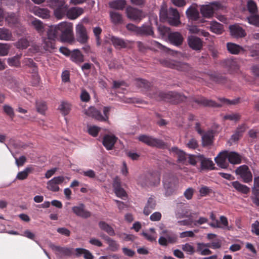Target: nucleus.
Returning <instances> with one entry per match:
<instances>
[{"instance_id":"nucleus-51","label":"nucleus","mask_w":259,"mask_h":259,"mask_svg":"<svg viewBox=\"0 0 259 259\" xmlns=\"http://www.w3.org/2000/svg\"><path fill=\"white\" fill-rule=\"evenodd\" d=\"M201 155H189L187 156V161L190 164L192 165H195L197 162L200 163V158Z\"/></svg>"},{"instance_id":"nucleus-59","label":"nucleus","mask_w":259,"mask_h":259,"mask_svg":"<svg viewBox=\"0 0 259 259\" xmlns=\"http://www.w3.org/2000/svg\"><path fill=\"white\" fill-rule=\"evenodd\" d=\"M249 24L259 27V16L253 15L247 18Z\"/></svg>"},{"instance_id":"nucleus-46","label":"nucleus","mask_w":259,"mask_h":259,"mask_svg":"<svg viewBox=\"0 0 259 259\" xmlns=\"http://www.w3.org/2000/svg\"><path fill=\"white\" fill-rule=\"evenodd\" d=\"M34 14L43 19H47L50 17V12L46 9H36L34 11Z\"/></svg>"},{"instance_id":"nucleus-50","label":"nucleus","mask_w":259,"mask_h":259,"mask_svg":"<svg viewBox=\"0 0 259 259\" xmlns=\"http://www.w3.org/2000/svg\"><path fill=\"white\" fill-rule=\"evenodd\" d=\"M5 19L9 23L12 24L17 23L19 20L18 16L12 13H8Z\"/></svg>"},{"instance_id":"nucleus-4","label":"nucleus","mask_w":259,"mask_h":259,"mask_svg":"<svg viewBox=\"0 0 259 259\" xmlns=\"http://www.w3.org/2000/svg\"><path fill=\"white\" fill-rule=\"evenodd\" d=\"M59 32L58 25H52L49 27L47 31L48 38H44L43 39L44 43L45 44L44 48L45 49L48 50L49 48H53V45L52 41L54 40Z\"/></svg>"},{"instance_id":"nucleus-5","label":"nucleus","mask_w":259,"mask_h":259,"mask_svg":"<svg viewBox=\"0 0 259 259\" xmlns=\"http://www.w3.org/2000/svg\"><path fill=\"white\" fill-rule=\"evenodd\" d=\"M137 139L150 146L163 148L165 146L162 141L146 135H140Z\"/></svg>"},{"instance_id":"nucleus-52","label":"nucleus","mask_w":259,"mask_h":259,"mask_svg":"<svg viewBox=\"0 0 259 259\" xmlns=\"http://www.w3.org/2000/svg\"><path fill=\"white\" fill-rule=\"evenodd\" d=\"M36 108L38 112L44 114L46 111L47 107L46 103L42 101H37L36 103Z\"/></svg>"},{"instance_id":"nucleus-25","label":"nucleus","mask_w":259,"mask_h":259,"mask_svg":"<svg viewBox=\"0 0 259 259\" xmlns=\"http://www.w3.org/2000/svg\"><path fill=\"white\" fill-rule=\"evenodd\" d=\"M231 34L235 37H242L245 35L244 30L237 25L230 26Z\"/></svg>"},{"instance_id":"nucleus-47","label":"nucleus","mask_w":259,"mask_h":259,"mask_svg":"<svg viewBox=\"0 0 259 259\" xmlns=\"http://www.w3.org/2000/svg\"><path fill=\"white\" fill-rule=\"evenodd\" d=\"M32 170V168L31 167H26L23 171H20L18 173L16 179L23 180L26 179L29 174Z\"/></svg>"},{"instance_id":"nucleus-16","label":"nucleus","mask_w":259,"mask_h":259,"mask_svg":"<svg viewBox=\"0 0 259 259\" xmlns=\"http://www.w3.org/2000/svg\"><path fill=\"white\" fill-rule=\"evenodd\" d=\"M186 14L189 20H197L199 18V12L196 5H192L186 11Z\"/></svg>"},{"instance_id":"nucleus-43","label":"nucleus","mask_w":259,"mask_h":259,"mask_svg":"<svg viewBox=\"0 0 259 259\" xmlns=\"http://www.w3.org/2000/svg\"><path fill=\"white\" fill-rule=\"evenodd\" d=\"M104 240L107 242L109 246V249L113 251L118 250L119 245L114 240L109 237H105Z\"/></svg>"},{"instance_id":"nucleus-2","label":"nucleus","mask_w":259,"mask_h":259,"mask_svg":"<svg viewBox=\"0 0 259 259\" xmlns=\"http://www.w3.org/2000/svg\"><path fill=\"white\" fill-rule=\"evenodd\" d=\"M110 108L104 107L103 110V114L94 107H90L84 110L83 113L88 116L91 117L96 120L101 122H107L109 119Z\"/></svg>"},{"instance_id":"nucleus-61","label":"nucleus","mask_w":259,"mask_h":259,"mask_svg":"<svg viewBox=\"0 0 259 259\" xmlns=\"http://www.w3.org/2000/svg\"><path fill=\"white\" fill-rule=\"evenodd\" d=\"M197 232V231H187L183 232L180 234V237L181 238H184L187 237H194L195 236V233Z\"/></svg>"},{"instance_id":"nucleus-32","label":"nucleus","mask_w":259,"mask_h":259,"mask_svg":"<svg viewBox=\"0 0 259 259\" xmlns=\"http://www.w3.org/2000/svg\"><path fill=\"white\" fill-rule=\"evenodd\" d=\"M172 151L174 152L178 156V160L181 162L185 163L187 161V156L189 155L186 154L183 151L178 149L176 147L171 149Z\"/></svg>"},{"instance_id":"nucleus-55","label":"nucleus","mask_w":259,"mask_h":259,"mask_svg":"<svg viewBox=\"0 0 259 259\" xmlns=\"http://www.w3.org/2000/svg\"><path fill=\"white\" fill-rule=\"evenodd\" d=\"M10 46L8 44L0 43V56H5L8 54Z\"/></svg>"},{"instance_id":"nucleus-54","label":"nucleus","mask_w":259,"mask_h":259,"mask_svg":"<svg viewBox=\"0 0 259 259\" xmlns=\"http://www.w3.org/2000/svg\"><path fill=\"white\" fill-rule=\"evenodd\" d=\"M183 250L189 254H193L195 252V248L191 244L187 243L182 245Z\"/></svg>"},{"instance_id":"nucleus-17","label":"nucleus","mask_w":259,"mask_h":259,"mask_svg":"<svg viewBox=\"0 0 259 259\" xmlns=\"http://www.w3.org/2000/svg\"><path fill=\"white\" fill-rule=\"evenodd\" d=\"M83 9L79 7H72L67 10L66 16L71 20H74L83 14Z\"/></svg>"},{"instance_id":"nucleus-33","label":"nucleus","mask_w":259,"mask_h":259,"mask_svg":"<svg viewBox=\"0 0 259 259\" xmlns=\"http://www.w3.org/2000/svg\"><path fill=\"white\" fill-rule=\"evenodd\" d=\"M164 99L174 103L183 101V99L179 94L172 92L166 94L164 97Z\"/></svg>"},{"instance_id":"nucleus-15","label":"nucleus","mask_w":259,"mask_h":259,"mask_svg":"<svg viewBox=\"0 0 259 259\" xmlns=\"http://www.w3.org/2000/svg\"><path fill=\"white\" fill-rule=\"evenodd\" d=\"M138 183L142 186H144L149 184L150 186H156L160 183V178L157 177L153 182L151 181V178L145 175L139 176L137 179Z\"/></svg>"},{"instance_id":"nucleus-64","label":"nucleus","mask_w":259,"mask_h":259,"mask_svg":"<svg viewBox=\"0 0 259 259\" xmlns=\"http://www.w3.org/2000/svg\"><path fill=\"white\" fill-rule=\"evenodd\" d=\"M251 232L256 235H259V222L257 221L252 224Z\"/></svg>"},{"instance_id":"nucleus-62","label":"nucleus","mask_w":259,"mask_h":259,"mask_svg":"<svg viewBox=\"0 0 259 259\" xmlns=\"http://www.w3.org/2000/svg\"><path fill=\"white\" fill-rule=\"evenodd\" d=\"M161 217L162 215L160 212L156 211L150 216V220L153 222H157L161 220Z\"/></svg>"},{"instance_id":"nucleus-35","label":"nucleus","mask_w":259,"mask_h":259,"mask_svg":"<svg viewBox=\"0 0 259 259\" xmlns=\"http://www.w3.org/2000/svg\"><path fill=\"white\" fill-rule=\"evenodd\" d=\"M110 8L116 10H122L125 6V0H116L111 2L109 4Z\"/></svg>"},{"instance_id":"nucleus-44","label":"nucleus","mask_w":259,"mask_h":259,"mask_svg":"<svg viewBox=\"0 0 259 259\" xmlns=\"http://www.w3.org/2000/svg\"><path fill=\"white\" fill-rule=\"evenodd\" d=\"M101 127L95 125H88L87 132L92 137H96L98 136Z\"/></svg>"},{"instance_id":"nucleus-31","label":"nucleus","mask_w":259,"mask_h":259,"mask_svg":"<svg viewBox=\"0 0 259 259\" xmlns=\"http://www.w3.org/2000/svg\"><path fill=\"white\" fill-rule=\"evenodd\" d=\"M228 161L233 164H239L241 162V156L235 152L228 151Z\"/></svg>"},{"instance_id":"nucleus-36","label":"nucleus","mask_w":259,"mask_h":259,"mask_svg":"<svg viewBox=\"0 0 259 259\" xmlns=\"http://www.w3.org/2000/svg\"><path fill=\"white\" fill-rule=\"evenodd\" d=\"M110 18L111 22L114 24H120L122 22V17L119 13L114 11L110 12Z\"/></svg>"},{"instance_id":"nucleus-6","label":"nucleus","mask_w":259,"mask_h":259,"mask_svg":"<svg viewBox=\"0 0 259 259\" xmlns=\"http://www.w3.org/2000/svg\"><path fill=\"white\" fill-rule=\"evenodd\" d=\"M127 17L131 20L140 21L145 17V15L141 10L128 6L125 11Z\"/></svg>"},{"instance_id":"nucleus-24","label":"nucleus","mask_w":259,"mask_h":259,"mask_svg":"<svg viewBox=\"0 0 259 259\" xmlns=\"http://www.w3.org/2000/svg\"><path fill=\"white\" fill-rule=\"evenodd\" d=\"M72 210L78 216L82 218H88L90 216V213L84 209V205L82 204L73 207Z\"/></svg>"},{"instance_id":"nucleus-23","label":"nucleus","mask_w":259,"mask_h":259,"mask_svg":"<svg viewBox=\"0 0 259 259\" xmlns=\"http://www.w3.org/2000/svg\"><path fill=\"white\" fill-rule=\"evenodd\" d=\"M200 163L201 170L212 169L214 168V163L211 159L206 158L202 155H201Z\"/></svg>"},{"instance_id":"nucleus-45","label":"nucleus","mask_w":259,"mask_h":259,"mask_svg":"<svg viewBox=\"0 0 259 259\" xmlns=\"http://www.w3.org/2000/svg\"><path fill=\"white\" fill-rule=\"evenodd\" d=\"M197 251L202 255H209L211 253V251L208 248L205 247L203 243H198Z\"/></svg>"},{"instance_id":"nucleus-60","label":"nucleus","mask_w":259,"mask_h":259,"mask_svg":"<svg viewBox=\"0 0 259 259\" xmlns=\"http://www.w3.org/2000/svg\"><path fill=\"white\" fill-rule=\"evenodd\" d=\"M152 45L151 49L155 50H160L167 51L168 50L166 47L156 41H153L152 42Z\"/></svg>"},{"instance_id":"nucleus-57","label":"nucleus","mask_w":259,"mask_h":259,"mask_svg":"<svg viewBox=\"0 0 259 259\" xmlns=\"http://www.w3.org/2000/svg\"><path fill=\"white\" fill-rule=\"evenodd\" d=\"M4 111L6 114H7L10 118H13L14 116V111L13 108L8 105H5L3 106Z\"/></svg>"},{"instance_id":"nucleus-27","label":"nucleus","mask_w":259,"mask_h":259,"mask_svg":"<svg viewBox=\"0 0 259 259\" xmlns=\"http://www.w3.org/2000/svg\"><path fill=\"white\" fill-rule=\"evenodd\" d=\"M231 185L236 191L243 194H247L250 191L249 187L237 181L232 182Z\"/></svg>"},{"instance_id":"nucleus-7","label":"nucleus","mask_w":259,"mask_h":259,"mask_svg":"<svg viewBox=\"0 0 259 259\" xmlns=\"http://www.w3.org/2000/svg\"><path fill=\"white\" fill-rule=\"evenodd\" d=\"M235 173L240 176L244 183H248L252 181V174L246 165H243L238 167L235 170Z\"/></svg>"},{"instance_id":"nucleus-37","label":"nucleus","mask_w":259,"mask_h":259,"mask_svg":"<svg viewBox=\"0 0 259 259\" xmlns=\"http://www.w3.org/2000/svg\"><path fill=\"white\" fill-rule=\"evenodd\" d=\"M139 34L152 35L153 34V31L152 27L150 24H144L140 27Z\"/></svg>"},{"instance_id":"nucleus-58","label":"nucleus","mask_w":259,"mask_h":259,"mask_svg":"<svg viewBox=\"0 0 259 259\" xmlns=\"http://www.w3.org/2000/svg\"><path fill=\"white\" fill-rule=\"evenodd\" d=\"M247 8L251 13H254L257 11V6L253 0H248L247 2Z\"/></svg>"},{"instance_id":"nucleus-22","label":"nucleus","mask_w":259,"mask_h":259,"mask_svg":"<svg viewBox=\"0 0 259 259\" xmlns=\"http://www.w3.org/2000/svg\"><path fill=\"white\" fill-rule=\"evenodd\" d=\"M109 39L113 46L117 49L125 48L128 46V42L122 39L111 36Z\"/></svg>"},{"instance_id":"nucleus-41","label":"nucleus","mask_w":259,"mask_h":259,"mask_svg":"<svg viewBox=\"0 0 259 259\" xmlns=\"http://www.w3.org/2000/svg\"><path fill=\"white\" fill-rule=\"evenodd\" d=\"M142 235L150 241H155L157 238L156 233L153 228H150L149 230L143 232Z\"/></svg>"},{"instance_id":"nucleus-19","label":"nucleus","mask_w":259,"mask_h":259,"mask_svg":"<svg viewBox=\"0 0 259 259\" xmlns=\"http://www.w3.org/2000/svg\"><path fill=\"white\" fill-rule=\"evenodd\" d=\"M68 10V6L64 1H61L60 5L55 10L54 14L58 19H61L65 15Z\"/></svg>"},{"instance_id":"nucleus-29","label":"nucleus","mask_w":259,"mask_h":259,"mask_svg":"<svg viewBox=\"0 0 259 259\" xmlns=\"http://www.w3.org/2000/svg\"><path fill=\"white\" fill-rule=\"evenodd\" d=\"M202 143L203 146H208L211 144L213 140V133L212 131H209L204 134L201 135Z\"/></svg>"},{"instance_id":"nucleus-21","label":"nucleus","mask_w":259,"mask_h":259,"mask_svg":"<svg viewBox=\"0 0 259 259\" xmlns=\"http://www.w3.org/2000/svg\"><path fill=\"white\" fill-rule=\"evenodd\" d=\"M168 39L171 44L177 46L181 45L183 41L182 35L178 32L169 33Z\"/></svg>"},{"instance_id":"nucleus-20","label":"nucleus","mask_w":259,"mask_h":259,"mask_svg":"<svg viewBox=\"0 0 259 259\" xmlns=\"http://www.w3.org/2000/svg\"><path fill=\"white\" fill-rule=\"evenodd\" d=\"M49 247L60 255H69L71 253V250L69 248L57 246L52 243L49 244Z\"/></svg>"},{"instance_id":"nucleus-14","label":"nucleus","mask_w":259,"mask_h":259,"mask_svg":"<svg viewBox=\"0 0 259 259\" xmlns=\"http://www.w3.org/2000/svg\"><path fill=\"white\" fill-rule=\"evenodd\" d=\"M217 165L223 168H227L228 165V151H224L220 152L214 158Z\"/></svg>"},{"instance_id":"nucleus-12","label":"nucleus","mask_w":259,"mask_h":259,"mask_svg":"<svg viewBox=\"0 0 259 259\" xmlns=\"http://www.w3.org/2000/svg\"><path fill=\"white\" fill-rule=\"evenodd\" d=\"M163 64L164 66L176 68L179 70L186 71L189 69V65L187 63L176 62L174 60H165L163 61Z\"/></svg>"},{"instance_id":"nucleus-28","label":"nucleus","mask_w":259,"mask_h":259,"mask_svg":"<svg viewBox=\"0 0 259 259\" xmlns=\"http://www.w3.org/2000/svg\"><path fill=\"white\" fill-rule=\"evenodd\" d=\"M227 47L229 52L232 54L236 55L244 51L243 48L234 43L228 42Z\"/></svg>"},{"instance_id":"nucleus-48","label":"nucleus","mask_w":259,"mask_h":259,"mask_svg":"<svg viewBox=\"0 0 259 259\" xmlns=\"http://www.w3.org/2000/svg\"><path fill=\"white\" fill-rule=\"evenodd\" d=\"M31 24L37 31L40 34L44 32L45 29L44 25L40 20L35 19L32 21Z\"/></svg>"},{"instance_id":"nucleus-38","label":"nucleus","mask_w":259,"mask_h":259,"mask_svg":"<svg viewBox=\"0 0 259 259\" xmlns=\"http://www.w3.org/2000/svg\"><path fill=\"white\" fill-rule=\"evenodd\" d=\"M99 226L100 228L105 231L110 236H114L115 235V232L113 229L106 223L101 221L99 223Z\"/></svg>"},{"instance_id":"nucleus-1","label":"nucleus","mask_w":259,"mask_h":259,"mask_svg":"<svg viewBox=\"0 0 259 259\" xmlns=\"http://www.w3.org/2000/svg\"><path fill=\"white\" fill-rule=\"evenodd\" d=\"M58 29L61 33L60 38L61 41L71 42L73 40V24L71 23L61 22L58 24Z\"/></svg>"},{"instance_id":"nucleus-26","label":"nucleus","mask_w":259,"mask_h":259,"mask_svg":"<svg viewBox=\"0 0 259 259\" xmlns=\"http://www.w3.org/2000/svg\"><path fill=\"white\" fill-rule=\"evenodd\" d=\"M209 225L214 228H225L228 226V222L226 217L221 216L220 218V221L215 220V223H210Z\"/></svg>"},{"instance_id":"nucleus-34","label":"nucleus","mask_w":259,"mask_h":259,"mask_svg":"<svg viewBox=\"0 0 259 259\" xmlns=\"http://www.w3.org/2000/svg\"><path fill=\"white\" fill-rule=\"evenodd\" d=\"M60 113L65 116L67 115L71 110V104L67 101L61 102L58 107Z\"/></svg>"},{"instance_id":"nucleus-11","label":"nucleus","mask_w":259,"mask_h":259,"mask_svg":"<svg viewBox=\"0 0 259 259\" xmlns=\"http://www.w3.org/2000/svg\"><path fill=\"white\" fill-rule=\"evenodd\" d=\"M113 187L115 195L121 198L124 199L126 197L127 194L125 190L121 186V181L118 177L114 178L113 183Z\"/></svg>"},{"instance_id":"nucleus-40","label":"nucleus","mask_w":259,"mask_h":259,"mask_svg":"<svg viewBox=\"0 0 259 259\" xmlns=\"http://www.w3.org/2000/svg\"><path fill=\"white\" fill-rule=\"evenodd\" d=\"M12 37V33L8 29L4 28H0V40H11Z\"/></svg>"},{"instance_id":"nucleus-13","label":"nucleus","mask_w":259,"mask_h":259,"mask_svg":"<svg viewBox=\"0 0 259 259\" xmlns=\"http://www.w3.org/2000/svg\"><path fill=\"white\" fill-rule=\"evenodd\" d=\"M168 22L170 25L175 26L180 24V15L177 9L172 8L169 9Z\"/></svg>"},{"instance_id":"nucleus-63","label":"nucleus","mask_w":259,"mask_h":259,"mask_svg":"<svg viewBox=\"0 0 259 259\" xmlns=\"http://www.w3.org/2000/svg\"><path fill=\"white\" fill-rule=\"evenodd\" d=\"M222 240L219 238L215 239L211 242V248L212 249H218L221 247Z\"/></svg>"},{"instance_id":"nucleus-8","label":"nucleus","mask_w":259,"mask_h":259,"mask_svg":"<svg viewBox=\"0 0 259 259\" xmlns=\"http://www.w3.org/2000/svg\"><path fill=\"white\" fill-rule=\"evenodd\" d=\"M118 140V137L113 134H105L103 138L102 144L107 150H110L114 148Z\"/></svg>"},{"instance_id":"nucleus-3","label":"nucleus","mask_w":259,"mask_h":259,"mask_svg":"<svg viewBox=\"0 0 259 259\" xmlns=\"http://www.w3.org/2000/svg\"><path fill=\"white\" fill-rule=\"evenodd\" d=\"M223 8L222 5L218 2L210 3L208 5H202L200 11L203 17L210 18L212 17L214 13Z\"/></svg>"},{"instance_id":"nucleus-53","label":"nucleus","mask_w":259,"mask_h":259,"mask_svg":"<svg viewBox=\"0 0 259 259\" xmlns=\"http://www.w3.org/2000/svg\"><path fill=\"white\" fill-rule=\"evenodd\" d=\"M7 62L10 66L18 67L20 65L19 57L16 56L9 58L8 59Z\"/></svg>"},{"instance_id":"nucleus-56","label":"nucleus","mask_w":259,"mask_h":259,"mask_svg":"<svg viewBox=\"0 0 259 259\" xmlns=\"http://www.w3.org/2000/svg\"><path fill=\"white\" fill-rule=\"evenodd\" d=\"M159 17L161 21H164L167 20L168 21V11H167L166 9L164 7H162L160 10Z\"/></svg>"},{"instance_id":"nucleus-39","label":"nucleus","mask_w":259,"mask_h":259,"mask_svg":"<svg viewBox=\"0 0 259 259\" xmlns=\"http://www.w3.org/2000/svg\"><path fill=\"white\" fill-rule=\"evenodd\" d=\"M210 30L216 34H221L223 31V26L216 21H212L210 26Z\"/></svg>"},{"instance_id":"nucleus-9","label":"nucleus","mask_w":259,"mask_h":259,"mask_svg":"<svg viewBox=\"0 0 259 259\" xmlns=\"http://www.w3.org/2000/svg\"><path fill=\"white\" fill-rule=\"evenodd\" d=\"M76 39L79 43L83 44L87 42L88 36L87 30L81 23H78L75 28Z\"/></svg>"},{"instance_id":"nucleus-49","label":"nucleus","mask_w":259,"mask_h":259,"mask_svg":"<svg viewBox=\"0 0 259 259\" xmlns=\"http://www.w3.org/2000/svg\"><path fill=\"white\" fill-rule=\"evenodd\" d=\"M78 172L80 175L90 179H94L96 177V174L95 171L91 169L79 170L78 171Z\"/></svg>"},{"instance_id":"nucleus-42","label":"nucleus","mask_w":259,"mask_h":259,"mask_svg":"<svg viewBox=\"0 0 259 259\" xmlns=\"http://www.w3.org/2000/svg\"><path fill=\"white\" fill-rule=\"evenodd\" d=\"M75 251L77 255H83L85 259H93V258L92 254L85 249L77 248H76Z\"/></svg>"},{"instance_id":"nucleus-30","label":"nucleus","mask_w":259,"mask_h":259,"mask_svg":"<svg viewBox=\"0 0 259 259\" xmlns=\"http://www.w3.org/2000/svg\"><path fill=\"white\" fill-rule=\"evenodd\" d=\"M71 60L76 63H80L83 61V57L79 50H74L70 54Z\"/></svg>"},{"instance_id":"nucleus-18","label":"nucleus","mask_w":259,"mask_h":259,"mask_svg":"<svg viewBox=\"0 0 259 259\" xmlns=\"http://www.w3.org/2000/svg\"><path fill=\"white\" fill-rule=\"evenodd\" d=\"M188 42L189 47L195 50H200L202 46L201 39L193 35L189 36L188 37Z\"/></svg>"},{"instance_id":"nucleus-10","label":"nucleus","mask_w":259,"mask_h":259,"mask_svg":"<svg viewBox=\"0 0 259 259\" xmlns=\"http://www.w3.org/2000/svg\"><path fill=\"white\" fill-rule=\"evenodd\" d=\"M64 177L58 176L53 178L47 183V188L53 192H58L59 190V185L61 184L64 181Z\"/></svg>"}]
</instances>
